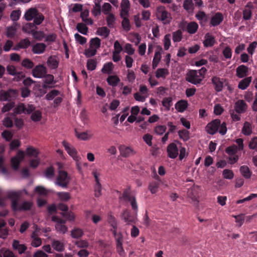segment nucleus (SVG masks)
I'll list each match as a JSON object with an SVG mask.
<instances>
[{"instance_id": "4", "label": "nucleus", "mask_w": 257, "mask_h": 257, "mask_svg": "<svg viewBox=\"0 0 257 257\" xmlns=\"http://www.w3.org/2000/svg\"><path fill=\"white\" fill-rule=\"evenodd\" d=\"M122 197L125 201L129 202L131 205L132 209L134 211L137 212L138 210V204L136 198L134 196L132 195L129 189H125L123 191Z\"/></svg>"}, {"instance_id": "18", "label": "nucleus", "mask_w": 257, "mask_h": 257, "mask_svg": "<svg viewBox=\"0 0 257 257\" xmlns=\"http://www.w3.org/2000/svg\"><path fill=\"white\" fill-rule=\"evenodd\" d=\"M46 47V45L43 43H38L33 45L32 51L34 54H41L45 51Z\"/></svg>"}, {"instance_id": "32", "label": "nucleus", "mask_w": 257, "mask_h": 257, "mask_svg": "<svg viewBox=\"0 0 257 257\" xmlns=\"http://www.w3.org/2000/svg\"><path fill=\"white\" fill-rule=\"evenodd\" d=\"M251 79V77H248L241 80L238 85V88L241 90L245 89L249 85Z\"/></svg>"}, {"instance_id": "20", "label": "nucleus", "mask_w": 257, "mask_h": 257, "mask_svg": "<svg viewBox=\"0 0 257 257\" xmlns=\"http://www.w3.org/2000/svg\"><path fill=\"white\" fill-rule=\"evenodd\" d=\"M21 193L19 192L11 191L8 193V197L12 199V208H15L18 203V199Z\"/></svg>"}, {"instance_id": "30", "label": "nucleus", "mask_w": 257, "mask_h": 257, "mask_svg": "<svg viewBox=\"0 0 257 257\" xmlns=\"http://www.w3.org/2000/svg\"><path fill=\"white\" fill-rule=\"evenodd\" d=\"M242 133L245 136H249L252 133V127L251 123L248 121H245L241 130Z\"/></svg>"}, {"instance_id": "34", "label": "nucleus", "mask_w": 257, "mask_h": 257, "mask_svg": "<svg viewBox=\"0 0 257 257\" xmlns=\"http://www.w3.org/2000/svg\"><path fill=\"white\" fill-rule=\"evenodd\" d=\"M183 7L187 12L190 13L194 10V4L192 0H184Z\"/></svg>"}, {"instance_id": "41", "label": "nucleus", "mask_w": 257, "mask_h": 257, "mask_svg": "<svg viewBox=\"0 0 257 257\" xmlns=\"http://www.w3.org/2000/svg\"><path fill=\"white\" fill-rule=\"evenodd\" d=\"M101 45V40L98 37L92 38L90 41V47L97 50L100 48Z\"/></svg>"}, {"instance_id": "42", "label": "nucleus", "mask_w": 257, "mask_h": 257, "mask_svg": "<svg viewBox=\"0 0 257 257\" xmlns=\"http://www.w3.org/2000/svg\"><path fill=\"white\" fill-rule=\"evenodd\" d=\"M97 34L106 38L109 36L110 30L106 27H100L97 29Z\"/></svg>"}, {"instance_id": "56", "label": "nucleus", "mask_w": 257, "mask_h": 257, "mask_svg": "<svg viewBox=\"0 0 257 257\" xmlns=\"http://www.w3.org/2000/svg\"><path fill=\"white\" fill-rule=\"evenodd\" d=\"M232 50L229 46L225 47L223 51L222 54L226 59H230L232 57Z\"/></svg>"}, {"instance_id": "54", "label": "nucleus", "mask_w": 257, "mask_h": 257, "mask_svg": "<svg viewBox=\"0 0 257 257\" xmlns=\"http://www.w3.org/2000/svg\"><path fill=\"white\" fill-rule=\"evenodd\" d=\"M121 26L123 29L126 32L130 31L131 26L130 21L128 18L122 19V21L121 22Z\"/></svg>"}, {"instance_id": "26", "label": "nucleus", "mask_w": 257, "mask_h": 257, "mask_svg": "<svg viewBox=\"0 0 257 257\" xmlns=\"http://www.w3.org/2000/svg\"><path fill=\"white\" fill-rule=\"evenodd\" d=\"M198 27V25L196 22H191L187 24L186 31L190 34H194L197 31Z\"/></svg>"}, {"instance_id": "37", "label": "nucleus", "mask_w": 257, "mask_h": 257, "mask_svg": "<svg viewBox=\"0 0 257 257\" xmlns=\"http://www.w3.org/2000/svg\"><path fill=\"white\" fill-rule=\"evenodd\" d=\"M113 69V64L112 62H109L103 65L101 69V72L104 74H110L112 73Z\"/></svg>"}, {"instance_id": "23", "label": "nucleus", "mask_w": 257, "mask_h": 257, "mask_svg": "<svg viewBox=\"0 0 257 257\" xmlns=\"http://www.w3.org/2000/svg\"><path fill=\"white\" fill-rule=\"evenodd\" d=\"M157 48L159 49V51L155 52L152 62V67L153 69L157 67L161 58V52L162 51V48L160 46H158Z\"/></svg>"}, {"instance_id": "35", "label": "nucleus", "mask_w": 257, "mask_h": 257, "mask_svg": "<svg viewBox=\"0 0 257 257\" xmlns=\"http://www.w3.org/2000/svg\"><path fill=\"white\" fill-rule=\"evenodd\" d=\"M17 30V25H14L7 28L6 36L8 38H12L14 37L16 34Z\"/></svg>"}, {"instance_id": "27", "label": "nucleus", "mask_w": 257, "mask_h": 257, "mask_svg": "<svg viewBox=\"0 0 257 257\" xmlns=\"http://www.w3.org/2000/svg\"><path fill=\"white\" fill-rule=\"evenodd\" d=\"M188 103L187 101L181 100L178 101L175 104V108L178 112H183L187 108Z\"/></svg>"}, {"instance_id": "22", "label": "nucleus", "mask_w": 257, "mask_h": 257, "mask_svg": "<svg viewBox=\"0 0 257 257\" xmlns=\"http://www.w3.org/2000/svg\"><path fill=\"white\" fill-rule=\"evenodd\" d=\"M248 68L244 65L239 66L236 70V75L238 78H243L247 75Z\"/></svg>"}, {"instance_id": "29", "label": "nucleus", "mask_w": 257, "mask_h": 257, "mask_svg": "<svg viewBox=\"0 0 257 257\" xmlns=\"http://www.w3.org/2000/svg\"><path fill=\"white\" fill-rule=\"evenodd\" d=\"M6 223L3 219L0 218V237L6 238L8 235V229L7 228L3 227L5 226Z\"/></svg>"}, {"instance_id": "19", "label": "nucleus", "mask_w": 257, "mask_h": 257, "mask_svg": "<svg viewBox=\"0 0 257 257\" xmlns=\"http://www.w3.org/2000/svg\"><path fill=\"white\" fill-rule=\"evenodd\" d=\"M215 42L214 37L210 33H207L204 36V40L203 41V45L205 47H212Z\"/></svg>"}, {"instance_id": "51", "label": "nucleus", "mask_w": 257, "mask_h": 257, "mask_svg": "<svg viewBox=\"0 0 257 257\" xmlns=\"http://www.w3.org/2000/svg\"><path fill=\"white\" fill-rule=\"evenodd\" d=\"M31 118L35 122L40 121L42 118L41 112L39 110L34 111L31 114Z\"/></svg>"}, {"instance_id": "5", "label": "nucleus", "mask_w": 257, "mask_h": 257, "mask_svg": "<svg viewBox=\"0 0 257 257\" xmlns=\"http://www.w3.org/2000/svg\"><path fill=\"white\" fill-rule=\"evenodd\" d=\"M18 94L17 90L10 89L7 91H0V101H11L16 98Z\"/></svg>"}, {"instance_id": "39", "label": "nucleus", "mask_w": 257, "mask_h": 257, "mask_svg": "<svg viewBox=\"0 0 257 257\" xmlns=\"http://www.w3.org/2000/svg\"><path fill=\"white\" fill-rule=\"evenodd\" d=\"M31 34L35 39L38 41H42L45 37V34L43 31L32 30Z\"/></svg>"}, {"instance_id": "33", "label": "nucleus", "mask_w": 257, "mask_h": 257, "mask_svg": "<svg viewBox=\"0 0 257 257\" xmlns=\"http://www.w3.org/2000/svg\"><path fill=\"white\" fill-rule=\"evenodd\" d=\"M47 64L51 69H56L58 66L59 61L55 56H51L48 59Z\"/></svg>"}, {"instance_id": "16", "label": "nucleus", "mask_w": 257, "mask_h": 257, "mask_svg": "<svg viewBox=\"0 0 257 257\" xmlns=\"http://www.w3.org/2000/svg\"><path fill=\"white\" fill-rule=\"evenodd\" d=\"M33 205V203L31 201H24L20 205L17 204V206L15 208H13L14 211H28L30 210Z\"/></svg>"}, {"instance_id": "28", "label": "nucleus", "mask_w": 257, "mask_h": 257, "mask_svg": "<svg viewBox=\"0 0 257 257\" xmlns=\"http://www.w3.org/2000/svg\"><path fill=\"white\" fill-rule=\"evenodd\" d=\"M95 5L91 10V13L94 17H97L101 14V7L100 1L99 0L94 1Z\"/></svg>"}, {"instance_id": "9", "label": "nucleus", "mask_w": 257, "mask_h": 257, "mask_svg": "<svg viewBox=\"0 0 257 257\" xmlns=\"http://www.w3.org/2000/svg\"><path fill=\"white\" fill-rule=\"evenodd\" d=\"M46 73L47 69L43 65H37L32 70L33 76L36 78L44 77Z\"/></svg>"}, {"instance_id": "48", "label": "nucleus", "mask_w": 257, "mask_h": 257, "mask_svg": "<svg viewBox=\"0 0 257 257\" xmlns=\"http://www.w3.org/2000/svg\"><path fill=\"white\" fill-rule=\"evenodd\" d=\"M27 155L29 156L37 157L39 154L38 150L33 147L29 146L26 149Z\"/></svg>"}, {"instance_id": "43", "label": "nucleus", "mask_w": 257, "mask_h": 257, "mask_svg": "<svg viewBox=\"0 0 257 257\" xmlns=\"http://www.w3.org/2000/svg\"><path fill=\"white\" fill-rule=\"evenodd\" d=\"M45 79L44 80V84L43 85V87L45 88H47L49 87L48 85L52 84L54 81V76L51 74H46L44 77Z\"/></svg>"}, {"instance_id": "7", "label": "nucleus", "mask_w": 257, "mask_h": 257, "mask_svg": "<svg viewBox=\"0 0 257 257\" xmlns=\"http://www.w3.org/2000/svg\"><path fill=\"white\" fill-rule=\"evenodd\" d=\"M220 122V119H215L208 123L206 126V130L207 133L212 135L215 134L218 131Z\"/></svg>"}, {"instance_id": "61", "label": "nucleus", "mask_w": 257, "mask_h": 257, "mask_svg": "<svg viewBox=\"0 0 257 257\" xmlns=\"http://www.w3.org/2000/svg\"><path fill=\"white\" fill-rule=\"evenodd\" d=\"M248 148L257 152V137H254L251 139L248 143Z\"/></svg>"}, {"instance_id": "55", "label": "nucleus", "mask_w": 257, "mask_h": 257, "mask_svg": "<svg viewBox=\"0 0 257 257\" xmlns=\"http://www.w3.org/2000/svg\"><path fill=\"white\" fill-rule=\"evenodd\" d=\"M34 24L36 25H40L44 20V16L40 13L37 12V14L34 18Z\"/></svg>"}, {"instance_id": "58", "label": "nucleus", "mask_w": 257, "mask_h": 257, "mask_svg": "<svg viewBox=\"0 0 257 257\" xmlns=\"http://www.w3.org/2000/svg\"><path fill=\"white\" fill-rule=\"evenodd\" d=\"M71 234L73 238H78L83 235V231L81 229L76 228L71 231Z\"/></svg>"}, {"instance_id": "44", "label": "nucleus", "mask_w": 257, "mask_h": 257, "mask_svg": "<svg viewBox=\"0 0 257 257\" xmlns=\"http://www.w3.org/2000/svg\"><path fill=\"white\" fill-rule=\"evenodd\" d=\"M31 45V42L28 38H25L21 40L17 44V47L19 48L26 49L28 48Z\"/></svg>"}, {"instance_id": "60", "label": "nucleus", "mask_w": 257, "mask_h": 257, "mask_svg": "<svg viewBox=\"0 0 257 257\" xmlns=\"http://www.w3.org/2000/svg\"><path fill=\"white\" fill-rule=\"evenodd\" d=\"M57 196L62 201H68L70 198V195L68 192H58Z\"/></svg>"}, {"instance_id": "47", "label": "nucleus", "mask_w": 257, "mask_h": 257, "mask_svg": "<svg viewBox=\"0 0 257 257\" xmlns=\"http://www.w3.org/2000/svg\"><path fill=\"white\" fill-rule=\"evenodd\" d=\"M159 184V182L156 181H152L150 183L149 189L152 194H155L158 191Z\"/></svg>"}, {"instance_id": "38", "label": "nucleus", "mask_w": 257, "mask_h": 257, "mask_svg": "<svg viewBox=\"0 0 257 257\" xmlns=\"http://www.w3.org/2000/svg\"><path fill=\"white\" fill-rule=\"evenodd\" d=\"M115 17L113 14H109L106 17L107 25L109 28H113L115 23Z\"/></svg>"}, {"instance_id": "2", "label": "nucleus", "mask_w": 257, "mask_h": 257, "mask_svg": "<svg viewBox=\"0 0 257 257\" xmlns=\"http://www.w3.org/2000/svg\"><path fill=\"white\" fill-rule=\"evenodd\" d=\"M156 15L157 19L162 22L164 25L169 24L171 22V15L164 6H160L157 8Z\"/></svg>"}, {"instance_id": "64", "label": "nucleus", "mask_w": 257, "mask_h": 257, "mask_svg": "<svg viewBox=\"0 0 257 257\" xmlns=\"http://www.w3.org/2000/svg\"><path fill=\"white\" fill-rule=\"evenodd\" d=\"M21 11L19 10L13 11L10 15V18L13 21H17L21 16Z\"/></svg>"}, {"instance_id": "46", "label": "nucleus", "mask_w": 257, "mask_h": 257, "mask_svg": "<svg viewBox=\"0 0 257 257\" xmlns=\"http://www.w3.org/2000/svg\"><path fill=\"white\" fill-rule=\"evenodd\" d=\"M76 29L79 33L83 35H86L87 34L88 28L86 25L83 23H78L76 26Z\"/></svg>"}, {"instance_id": "6", "label": "nucleus", "mask_w": 257, "mask_h": 257, "mask_svg": "<svg viewBox=\"0 0 257 257\" xmlns=\"http://www.w3.org/2000/svg\"><path fill=\"white\" fill-rule=\"evenodd\" d=\"M63 146L64 147L67 153L75 161H78L81 159L77 155V152L76 149L70 145L67 142L63 141L62 142Z\"/></svg>"}, {"instance_id": "36", "label": "nucleus", "mask_w": 257, "mask_h": 257, "mask_svg": "<svg viewBox=\"0 0 257 257\" xmlns=\"http://www.w3.org/2000/svg\"><path fill=\"white\" fill-rule=\"evenodd\" d=\"M52 247L58 251H62L64 249V245L62 242L60 241L53 239L52 242Z\"/></svg>"}, {"instance_id": "13", "label": "nucleus", "mask_w": 257, "mask_h": 257, "mask_svg": "<svg viewBox=\"0 0 257 257\" xmlns=\"http://www.w3.org/2000/svg\"><path fill=\"white\" fill-rule=\"evenodd\" d=\"M122 218L127 224H135L137 219L136 215H133L127 210L124 211L122 215Z\"/></svg>"}, {"instance_id": "45", "label": "nucleus", "mask_w": 257, "mask_h": 257, "mask_svg": "<svg viewBox=\"0 0 257 257\" xmlns=\"http://www.w3.org/2000/svg\"><path fill=\"white\" fill-rule=\"evenodd\" d=\"M55 175L54 168L52 166H50L46 168L44 172V176L47 179H52Z\"/></svg>"}, {"instance_id": "12", "label": "nucleus", "mask_w": 257, "mask_h": 257, "mask_svg": "<svg viewBox=\"0 0 257 257\" xmlns=\"http://www.w3.org/2000/svg\"><path fill=\"white\" fill-rule=\"evenodd\" d=\"M224 17L222 14L220 12H217L213 15L210 21V26L211 27H216L219 25L223 21Z\"/></svg>"}, {"instance_id": "57", "label": "nucleus", "mask_w": 257, "mask_h": 257, "mask_svg": "<svg viewBox=\"0 0 257 257\" xmlns=\"http://www.w3.org/2000/svg\"><path fill=\"white\" fill-rule=\"evenodd\" d=\"M169 73L168 70L165 68L158 69L156 73V76L157 78L165 77L166 75Z\"/></svg>"}, {"instance_id": "25", "label": "nucleus", "mask_w": 257, "mask_h": 257, "mask_svg": "<svg viewBox=\"0 0 257 257\" xmlns=\"http://www.w3.org/2000/svg\"><path fill=\"white\" fill-rule=\"evenodd\" d=\"M38 11L36 8H32L28 9L25 14V19L28 21H31L37 14Z\"/></svg>"}, {"instance_id": "49", "label": "nucleus", "mask_w": 257, "mask_h": 257, "mask_svg": "<svg viewBox=\"0 0 257 257\" xmlns=\"http://www.w3.org/2000/svg\"><path fill=\"white\" fill-rule=\"evenodd\" d=\"M21 65L23 67L27 69H32L34 66V62L32 60L28 58L24 59L22 61Z\"/></svg>"}, {"instance_id": "52", "label": "nucleus", "mask_w": 257, "mask_h": 257, "mask_svg": "<svg viewBox=\"0 0 257 257\" xmlns=\"http://www.w3.org/2000/svg\"><path fill=\"white\" fill-rule=\"evenodd\" d=\"M238 150L237 146L235 145H233L226 148L225 152L228 155H236Z\"/></svg>"}, {"instance_id": "62", "label": "nucleus", "mask_w": 257, "mask_h": 257, "mask_svg": "<svg viewBox=\"0 0 257 257\" xmlns=\"http://www.w3.org/2000/svg\"><path fill=\"white\" fill-rule=\"evenodd\" d=\"M182 38V33L181 30H178L173 33V40L175 42H179Z\"/></svg>"}, {"instance_id": "59", "label": "nucleus", "mask_w": 257, "mask_h": 257, "mask_svg": "<svg viewBox=\"0 0 257 257\" xmlns=\"http://www.w3.org/2000/svg\"><path fill=\"white\" fill-rule=\"evenodd\" d=\"M14 112L16 114L26 113V106L24 103H20L14 109Z\"/></svg>"}, {"instance_id": "8", "label": "nucleus", "mask_w": 257, "mask_h": 257, "mask_svg": "<svg viewBox=\"0 0 257 257\" xmlns=\"http://www.w3.org/2000/svg\"><path fill=\"white\" fill-rule=\"evenodd\" d=\"M52 220L56 222L55 228L56 230L63 233H65L67 231V227L64 225L65 221L57 216H53L52 217Z\"/></svg>"}, {"instance_id": "1", "label": "nucleus", "mask_w": 257, "mask_h": 257, "mask_svg": "<svg viewBox=\"0 0 257 257\" xmlns=\"http://www.w3.org/2000/svg\"><path fill=\"white\" fill-rule=\"evenodd\" d=\"M206 68L202 67L198 70H191L186 74V80L194 85L200 84L205 77Z\"/></svg>"}, {"instance_id": "14", "label": "nucleus", "mask_w": 257, "mask_h": 257, "mask_svg": "<svg viewBox=\"0 0 257 257\" xmlns=\"http://www.w3.org/2000/svg\"><path fill=\"white\" fill-rule=\"evenodd\" d=\"M211 81L214 86V89L216 91L220 92L222 91L223 87V79L215 76L212 77Z\"/></svg>"}, {"instance_id": "21", "label": "nucleus", "mask_w": 257, "mask_h": 257, "mask_svg": "<svg viewBox=\"0 0 257 257\" xmlns=\"http://www.w3.org/2000/svg\"><path fill=\"white\" fill-rule=\"evenodd\" d=\"M12 246L14 250H18L19 254H22L25 252L27 247L23 244H20L18 240H14L12 243Z\"/></svg>"}, {"instance_id": "53", "label": "nucleus", "mask_w": 257, "mask_h": 257, "mask_svg": "<svg viewBox=\"0 0 257 257\" xmlns=\"http://www.w3.org/2000/svg\"><path fill=\"white\" fill-rule=\"evenodd\" d=\"M60 94V92L56 89H54L50 91L46 95V99L48 100H53L56 96L59 95Z\"/></svg>"}, {"instance_id": "40", "label": "nucleus", "mask_w": 257, "mask_h": 257, "mask_svg": "<svg viewBox=\"0 0 257 257\" xmlns=\"http://www.w3.org/2000/svg\"><path fill=\"white\" fill-rule=\"evenodd\" d=\"M178 134L179 138L184 141H187L190 139V133L185 129L179 131Z\"/></svg>"}, {"instance_id": "50", "label": "nucleus", "mask_w": 257, "mask_h": 257, "mask_svg": "<svg viewBox=\"0 0 257 257\" xmlns=\"http://www.w3.org/2000/svg\"><path fill=\"white\" fill-rule=\"evenodd\" d=\"M162 102V105L166 107V109L169 110L170 107L172 105V98L171 97H165Z\"/></svg>"}, {"instance_id": "31", "label": "nucleus", "mask_w": 257, "mask_h": 257, "mask_svg": "<svg viewBox=\"0 0 257 257\" xmlns=\"http://www.w3.org/2000/svg\"><path fill=\"white\" fill-rule=\"evenodd\" d=\"M106 81L109 85L115 87L120 82V79L116 75H110L107 78Z\"/></svg>"}, {"instance_id": "10", "label": "nucleus", "mask_w": 257, "mask_h": 257, "mask_svg": "<svg viewBox=\"0 0 257 257\" xmlns=\"http://www.w3.org/2000/svg\"><path fill=\"white\" fill-rule=\"evenodd\" d=\"M247 104L243 100L241 99L236 101L234 105V109L237 113L241 114L243 113L247 109Z\"/></svg>"}, {"instance_id": "3", "label": "nucleus", "mask_w": 257, "mask_h": 257, "mask_svg": "<svg viewBox=\"0 0 257 257\" xmlns=\"http://www.w3.org/2000/svg\"><path fill=\"white\" fill-rule=\"evenodd\" d=\"M70 177L67 172L60 170L56 179L55 184L63 188H67L70 183Z\"/></svg>"}, {"instance_id": "17", "label": "nucleus", "mask_w": 257, "mask_h": 257, "mask_svg": "<svg viewBox=\"0 0 257 257\" xmlns=\"http://www.w3.org/2000/svg\"><path fill=\"white\" fill-rule=\"evenodd\" d=\"M92 174L95 178L96 184L94 187L95 196L98 197L101 195V185L99 181V174L96 172H93Z\"/></svg>"}, {"instance_id": "15", "label": "nucleus", "mask_w": 257, "mask_h": 257, "mask_svg": "<svg viewBox=\"0 0 257 257\" xmlns=\"http://www.w3.org/2000/svg\"><path fill=\"white\" fill-rule=\"evenodd\" d=\"M120 155L123 157H128L135 154L134 150L129 147L121 145L119 147Z\"/></svg>"}, {"instance_id": "63", "label": "nucleus", "mask_w": 257, "mask_h": 257, "mask_svg": "<svg viewBox=\"0 0 257 257\" xmlns=\"http://www.w3.org/2000/svg\"><path fill=\"white\" fill-rule=\"evenodd\" d=\"M97 66L96 61L94 59H89L87 62V68L88 70L92 71L95 69Z\"/></svg>"}, {"instance_id": "11", "label": "nucleus", "mask_w": 257, "mask_h": 257, "mask_svg": "<svg viewBox=\"0 0 257 257\" xmlns=\"http://www.w3.org/2000/svg\"><path fill=\"white\" fill-rule=\"evenodd\" d=\"M178 148L174 143L170 144L167 148L168 156L171 159H175L178 155Z\"/></svg>"}, {"instance_id": "24", "label": "nucleus", "mask_w": 257, "mask_h": 257, "mask_svg": "<svg viewBox=\"0 0 257 257\" xmlns=\"http://www.w3.org/2000/svg\"><path fill=\"white\" fill-rule=\"evenodd\" d=\"M239 171L241 175L246 179H249L252 175V172L248 166L246 165L241 166L239 168Z\"/></svg>"}]
</instances>
